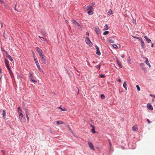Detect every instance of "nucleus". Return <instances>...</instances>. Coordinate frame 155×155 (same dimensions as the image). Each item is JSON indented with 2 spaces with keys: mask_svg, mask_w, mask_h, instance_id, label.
<instances>
[{
  "mask_svg": "<svg viewBox=\"0 0 155 155\" xmlns=\"http://www.w3.org/2000/svg\"><path fill=\"white\" fill-rule=\"evenodd\" d=\"M85 41L86 43L90 47L92 46V43L90 39L88 37H86L85 38Z\"/></svg>",
  "mask_w": 155,
  "mask_h": 155,
  "instance_id": "f257e3e1",
  "label": "nucleus"
},
{
  "mask_svg": "<svg viewBox=\"0 0 155 155\" xmlns=\"http://www.w3.org/2000/svg\"><path fill=\"white\" fill-rule=\"evenodd\" d=\"M94 5V3L93 2L91 5L88 6L86 8V9L87 10H93L92 8Z\"/></svg>",
  "mask_w": 155,
  "mask_h": 155,
  "instance_id": "f03ea898",
  "label": "nucleus"
},
{
  "mask_svg": "<svg viewBox=\"0 0 155 155\" xmlns=\"http://www.w3.org/2000/svg\"><path fill=\"white\" fill-rule=\"evenodd\" d=\"M19 118L21 122H25V117L23 114L19 115Z\"/></svg>",
  "mask_w": 155,
  "mask_h": 155,
  "instance_id": "7ed1b4c3",
  "label": "nucleus"
},
{
  "mask_svg": "<svg viewBox=\"0 0 155 155\" xmlns=\"http://www.w3.org/2000/svg\"><path fill=\"white\" fill-rule=\"evenodd\" d=\"M95 31L97 34H100L101 33L100 29L98 27H95Z\"/></svg>",
  "mask_w": 155,
  "mask_h": 155,
  "instance_id": "20e7f679",
  "label": "nucleus"
},
{
  "mask_svg": "<svg viewBox=\"0 0 155 155\" xmlns=\"http://www.w3.org/2000/svg\"><path fill=\"white\" fill-rule=\"evenodd\" d=\"M18 113L19 115L23 114L22 113V110L20 107H19L17 109Z\"/></svg>",
  "mask_w": 155,
  "mask_h": 155,
  "instance_id": "39448f33",
  "label": "nucleus"
},
{
  "mask_svg": "<svg viewBox=\"0 0 155 155\" xmlns=\"http://www.w3.org/2000/svg\"><path fill=\"white\" fill-rule=\"evenodd\" d=\"M88 145L89 147L92 150H94V148L92 143L90 141L88 142Z\"/></svg>",
  "mask_w": 155,
  "mask_h": 155,
  "instance_id": "423d86ee",
  "label": "nucleus"
},
{
  "mask_svg": "<svg viewBox=\"0 0 155 155\" xmlns=\"http://www.w3.org/2000/svg\"><path fill=\"white\" fill-rule=\"evenodd\" d=\"M64 123V122L61 121H57L54 122V124H56L57 125L60 124H63Z\"/></svg>",
  "mask_w": 155,
  "mask_h": 155,
  "instance_id": "0eeeda50",
  "label": "nucleus"
},
{
  "mask_svg": "<svg viewBox=\"0 0 155 155\" xmlns=\"http://www.w3.org/2000/svg\"><path fill=\"white\" fill-rule=\"evenodd\" d=\"M95 48L96 49V54L98 55H101V52L100 51L98 47L96 45L95 46Z\"/></svg>",
  "mask_w": 155,
  "mask_h": 155,
  "instance_id": "6e6552de",
  "label": "nucleus"
},
{
  "mask_svg": "<svg viewBox=\"0 0 155 155\" xmlns=\"http://www.w3.org/2000/svg\"><path fill=\"white\" fill-rule=\"evenodd\" d=\"M29 78L30 81L32 82H33L34 83L36 82V81L33 80L32 74H30V75L29 77Z\"/></svg>",
  "mask_w": 155,
  "mask_h": 155,
  "instance_id": "1a4fd4ad",
  "label": "nucleus"
},
{
  "mask_svg": "<svg viewBox=\"0 0 155 155\" xmlns=\"http://www.w3.org/2000/svg\"><path fill=\"white\" fill-rule=\"evenodd\" d=\"M132 130L134 131H138V128L137 125H134L133 127Z\"/></svg>",
  "mask_w": 155,
  "mask_h": 155,
  "instance_id": "9d476101",
  "label": "nucleus"
},
{
  "mask_svg": "<svg viewBox=\"0 0 155 155\" xmlns=\"http://www.w3.org/2000/svg\"><path fill=\"white\" fill-rule=\"evenodd\" d=\"M2 114L3 116V117L4 119H5L6 116V111L5 110H3Z\"/></svg>",
  "mask_w": 155,
  "mask_h": 155,
  "instance_id": "9b49d317",
  "label": "nucleus"
},
{
  "mask_svg": "<svg viewBox=\"0 0 155 155\" xmlns=\"http://www.w3.org/2000/svg\"><path fill=\"white\" fill-rule=\"evenodd\" d=\"M147 107L149 110H153V107L150 104H147Z\"/></svg>",
  "mask_w": 155,
  "mask_h": 155,
  "instance_id": "f8f14e48",
  "label": "nucleus"
},
{
  "mask_svg": "<svg viewBox=\"0 0 155 155\" xmlns=\"http://www.w3.org/2000/svg\"><path fill=\"white\" fill-rule=\"evenodd\" d=\"M145 63L147 65H148L149 67L150 68L151 67V65L149 63V61L148 60L147 58H146V61H145Z\"/></svg>",
  "mask_w": 155,
  "mask_h": 155,
  "instance_id": "ddd939ff",
  "label": "nucleus"
},
{
  "mask_svg": "<svg viewBox=\"0 0 155 155\" xmlns=\"http://www.w3.org/2000/svg\"><path fill=\"white\" fill-rule=\"evenodd\" d=\"M73 22L74 23L75 25L76 26H79L81 27L80 26V25L79 24V23L78 22H77L75 20H73Z\"/></svg>",
  "mask_w": 155,
  "mask_h": 155,
  "instance_id": "4468645a",
  "label": "nucleus"
},
{
  "mask_svg": "<svg viewBox=\"0 0 155 155\" xmlns=\"http://www.w3.org/2000/svg\"><path fill=\"white\" fill-rule=\"evenodd\" d=\"M36 49L38 53H41L42 52V51L41 49H40L38 47H36Z\"/></svg>",
  "mask_w": 155,
  "mask_h": 155,
  "instance_id": "2eb2a0df",
  "label": "nucleus"
},
{
  "mask_svg": "<svg viewBox=\"0 0 155 155\" xmlns=\"http://www.w3.org/2000/svg\"><path fill=\"white\" fill-rule=\"evenodd\" d=\"M144 37L147 43H149L151 41V40L148 38L146 36H145Z\"/></svg>",
  "mask_w": 155,
  "mask_h": 155,
  "instance_id": "dca6fc26",
  "label": "nucleus"
},
{
  "mask_svg": "<svg viewBox=\"0 0 155 155\" xmlns=\"http://www.w3.org/2000/svg\"><path fill=\"white\" fill-rule=\"evenodd\" d=\"M41 61L44 64H45L46 63V61L45 58H44V57H42L41 58Z\"/></svg>",
  "mask_w": 155,
  "mask_h": 155,
  "instance_id": "f3484780",
  "label": "nucleus"
},
{
  "mask_svg": "<svg viewBox=\"0 0 155 155\" xmlns=\"http://www.w3.org/2000/svg\"><path fill=\"white\" fill-rule=\"evenodd\" d=\"M127 83L126 81H124L123 84V86L125 88V89L127 90Z\"/></svg>",
  "mask_w": 155,
  "mask_h": 155,
  "instance_id": "a211bd4d",
  "label": "nucleus"
},
{
  "mask_svg": "<svg viewBox=\"0 0 155 155\" xmlns=\"http://www.w3.org/2000/svg\"><path fill=\"white\" fill-rule=\"evenodd\" d=\"M141 42V45L142 47L143 48H145V47H144L145 45V43L143 41H142Z\"/></svg>",
  "mask_w": 155,
  "mask_h": 155,
  "instance_id": "6ab92c4d",
  "label": "nucleus"
},
{
  "mask_svg": "<svg viewBox=\"0 0 155 155\" xmlns=\"http://www.w3.org/2000/svg\"><path fill=\"white\" fill-rule=\"evenodd\" d=\"M7 57L10 61H13V59L10 55H8L7 56Z\"/></svg>",
  "mask_w": 155,
  "mask_h": 155,
  "instance_id": "aec40b11",
  "label": "nucleus"
},
{
  "mask_svg": "<svg viewBox=\"0 0 155 155\" xmlns=\"http://www.w3.org/2000/svg\"><path fill=\"white\" fill-rule=\"evenodd\" d=\"M87 13L89 15H92L93 13V12H92V10H90Z\"/></svg>",
  "mask_w": 155,
  "mask_h": 155,
  "instance_id": "412c9836",
  "label": "nucleus"
},
{
  "mask_svg": "<svg viewBox=\"0 0 155 155\" xmlns=\"http://www.w3.org/2000/svg\"><path fill=\"white\" fill-rule=\"evenodd\" d=\"M108 15H110L112 14V11L111 9H109L108 12Z\"/></svg>",
  "mask_w": 155,
  "mask_h": 155,
  "instance_id": "4be33fe9",
  "label": "nucleus"
},
{
  "mask_svg": "<svg viewBox=\"0 0 155 155\" xmlns=\"http://www.w3.org/2000/svg\"><path fill=\"white\" fill-rule=\"evenodd\" d=\"M108 29H109V28L108 26V25L107 24H106L104 26V30H108Z\"/></svg>",
  "mask_w": 155,
  "mask_h": 155,
  "instance_id": "5701e85b",
  "label": "nucleus"
},
{
  "mask_svg": "<svg viewBox=\"0 0 155 155\" xmlns=\"http://www.w3.org/2000/svg\"><path fill=\"white\" fill-rule=\"evenodd\" d=\"M8 71L12 78V77H13V74L12 71L11 70V69H10V70H9Z\"/></svg>",
  "mask_w": 155,
  "mask_h": 155,
  "instance_id": "b1692460",
  "label": "nucleus"
},
{
  "mask_svg": "<svg viewBox=\"0 0 155 155\" xmlns=\"http://www.w3.org/2000/svg\"><path fill=\"white\" fill-rule=\"evenodd\" d=\"M5 64L6 65H9V62L5 58Z\"/></svg>",
  "mask_w": 155,
  "mask_h": 155,
  "instance_id": "393cba45",
  "label": "nucleus"
},
{
  "mask_svg": "<svg viewBox=\"0 0 155 155\" xmlns=\"http://www.w3.org/2000/svg\"><path fill=\"white\" fill-rule=\"evenodd\" d=\"M38 37L41 39V40H42V41H46V38H44L42 37H41V36H38Z\"/></svg>",
  "mask_w": 155,
  "mask_h": 155,
  "instance_id": "a878e982",
  "label": "nucleus"
},
{
  "mask_svg": "<svg viewBox=\"0 0 155 155\" xmlns=\"http://www.w3.org/2000/svg\"><path fill=\"white\" fill-rule=\"evenodd\" d=\"M38 69L39 70V71L41 72H43V71L42 70V69L41 68L40 65L39 66H37Z\"/></svg>",
  "mask_w": 155,
  "mask_h": 155,
  "instance_id": "bb28decb",
  "label": "nucleus"
},
{
  "mask_svg": "<svg viewBox=\"0 0 155 155\" xmlns=\"http://www.w3.org/2000/svg\"><path fill=\"white\" fill-rule=\"evenodd\" d=\"M58 108L59 109H60L62 111H65L66 110V109L65 108H63L61 107H58Z\"/></svg>",
  "mask_w": 155,
  "mask_h": 155,
  "instance_id": "cd10ccee",
  "label": "nucleus"
},
{
  "mask_svg": "<svg viewBox=\"0 0 155 155\" xmlns=\"http://www.w3.org/2000/svg\"><path fill=\"white\" fill-rule=\"evenodd\" d=\"M101 98L102 99H104L105 98V96L103 94H101Z\"/></svg>",
  "mask_w": 155,
  "mask_h": 155,
  "instance_id": "c85d7f7f",
  "label": "nucleus"
},
{
  "mask_svg": "<svg viewBox=\"0 0 155 155\" xmlns=\"http://www.w3.org/2000/svg\"><path fill=\"white\" fill-rule=\"evenodd\" d=\"M109 32L108 31H104L103 33V35H106L107 34H109Z\"/></svg>",
  "mask_w": 155,
  "mask_h": 155,
  "instance_id": "c756f323",
  "label": "nucleus"
},
{
  "mask_svg": "<svg viewBox=\"0 0 155 155\" xmlns=\"http://www.w3.org/2000/svg\"><path fill=\"white\" fill-rule=\"evenodd\" d=\"M34 58L35 63L38 62V60L36 58L35 56H34Z\"/></svg>",
  "mask_w": 155,
  "mask_h": 155,
  "instance_id": "7c9ffc66",
  "label": "nucleus"
},
{
  "mask_svg": "<svg viewBox=\"0 0 155 155\" xmlns=\"http://www.w3.org/2000/svg\"><path fill=\"white\" fill-rule=\"evenodd\" d=\"M136 87H137V90L138 91H139L140 90V88L138 85H136Z\"/></svg>",
  "mask_w": 155,
  "mask_h": 155,
  "instance_id": "2f4dec72",
  "label": "nucleus"
},
{
  "mask_svg": "<svg viewBox=\"0 0 155 155\" xmlns=\"http://www.w3.org/2000/svg\"><path fill=\"white\" fill-rule=\"evenodd\" d=\"M113 46L115 48H118V46L116 44H113Z\"/></svg>",
  "mask_w": 155,
  "mask_h": 155,
  "instance_id": "473e14b6",
  "label": "nucleus"
},
{
  "mask_svg": "<svg viewBox=\"0 0 155 155\" xmlns=\"http://www.w3.org/2000/svg\"><path fill=\"white\" fill-rule=\"evenodd\" d=\"M127 62L129 64H130L131 63V60L130 57H129L128 58V59L127 60Z\"/></svg>",
  "mask_w": 155,
  "mask_h": 155,
  "instance_id": "72a5a7b5",
  "label": "nucleus"
},
{
  "mask_svg": "<svg viewBox=\"0 0 155 155\" xmlns=\"http://www.w3.org/2000/svg\"><path fill=\"white\" fill-rule=\"evenodd\" d=\"M109 41V42L113 43H114V41L112 39H109L108 40Z\"/></svg>",
  "mask_w": 155,
  "mask_h": 155,
  "instance_id": "f704fd0d",
  "label": "nucleus"
},
{
  "mask_svg": "<svg viewBox=\"0 0 155 155\" xmlns=\"http://www.w3.org/2000/svg\"><path fill=\"white\" fill-rule=\"evenodd\" d=\"M91 131L93 133H96V132L95 131V128H92L91 130Z\"/></svg>",
  "mask_w": 155,
  "mask_h": 155,
  "instance_id": "c9c22d12",
  "label": "nucleus"
},
{
  "mask_svg": "<svg viewBox=\"0 0 155 155\" xmlns=\"http://www.w3.org/2000/svg\"><path fill=\"white\" fill-rule=\"evenodd\" d=\"M100 76L101 77V78H104L105 76V75L104 74H100Z\"/></svg>",
  "mask_w": 155,
  "mask_h": 155,
  "instance_id": "e433bc0d",
  "label": "nucleus"
},
{
  "mask_svg": "<svg viewBox=\"0 0 155 155\" xmlns=\"http://www.w3.org/2000/svg\"><path fill=\"white\" fill-rule=\"evenodd\" d=\"M40 56L42 58V57H43V54H42V52H41V53H39Z\"/></svg>",
  "mask_w": 155,
  "mask_h": 155,
  "instance_id": "4c0bfd02",
  "label": "nucleus"
},
{
  "mask_svg": "<svg viewBox=\"0 0 155 155\" xmlns=\"http://www.w3.org/2000/svg\"><path fill=\"white\" fill-rule=\"evenodd\" d=\"M108 141L109 143L110 147H111V146L112 145H111V143L110 141V140H108Z\"/></svg>",
  "mask_w": 155,
  "mask_h": 155,
  "instance_id": "58836bf2",
  "label": "nucleus"
},
{
  "mask_svg": "<svg viewBox=\"0 0 155 155\" xmlns=\"http://www.w3.org/2000/svg\"><path fill=\"white\" fill-rule=\"evenodd\" d=\"M118 64L120 68H122V66L121 63H119Z\"/></svg>",
  "mask_w": 155,
  "mask_h": 155,
  "instance_id": "ea45409f",
  "label": "nucleus"
},
{
  "mask_svg": "<svg viewBox=\"0 0 155 155\" xmlns=\"http://www.w3.org/2000/svg\"><path fill=\"white\" fill-rule=\"evenodd\" d=\"M6 67L7 68V69H8V70H10V69L9 66V65H6Z\"/></svg>",
  "mask_w": 155,
  "mask_h": 155,
  "instance_id": "a19ab883",
  "label": "nucleus"
},
{
  "mask_svg": "<svg viewBox=\"0 0 155 155\" xmlns=\"http://www.w3.org/2000/svg\"><path fill=\"white\" fill-rule=\"evenodd\" d=\"M116 61L117 64L119 63L120 62L119 61L117 58H116Z\"/></svg>",
  "mask_w": 155,
  "mask_h": 155,
  "instance_id": "79ce46f5",
  "label": "nucleus"
},
{
  "mask_svg": "<svg viewBox=\"0 0 155 155\" xmlns=\"http://www.w3.org/2000/svg\"><path fill=\"white\" fill-rule=\"evenodd\" d=\"M67 127H68V128L69 129V130L71 132H72V130H71V129H70L69 127V125H68L67 126Z\"/></svg>",
  "mask_w": 155,
  "mask_h": 155,
  "instance_id": "37998d69",
  "label": "nucleus"
},
{
  "mask_svg": "<svg viewBox=\"0 0 155 155\" xmlns=\"http://www.w3.org/2000/svg\"><path fill=\"white\" fill-rule=\"evenodd\" d=\"M26 115V117H27V119L29 121V118L28 116V115L27 114Z\"/></svg>",
  "mask_w": 155,
  "mask_h": 155,
  "instance_id": "c03bdc74",
  "label": "nucleus"
},
{
  "mask_svg": "<svg viewBox=\"0 0 155 155\" xmlns=\"http://www.w3.org/2000/svg\"><path fill=\"white\" fill-rule=\"evenodd\" d=\"M138 39H139V40L141 42L142 41H143V39H142L141 38H139Z\"/></svg>",
  "mask_w": 155,
  "mask_h": 155,
  "instance_id": "a18cd8bd",
  "label": "nucleus"
},
{
  "mask_svg": "<svg viewBox=\"0 0 155 155\" xmlns=\"http://www.w3.org/2000/svg\"><path fill=\"white\" fill-rule=\"evenodd\" d=\"M25 111L26 115H27V114L28 115V110H26Z\"/></svg>",
  "mask_w": 155,
  "mask_h": 155,
  "instance_id": "49530a36",
  "label": "nucleus"
},
{
  "mask_svg": "<svg viewBox=\"0 0 155 155\" xmlns=\"http://www.w3.org/2000/svg\"><path fill=\"white\" fill-rule=\"evenodd\" d=\"M100 66H101L100 65H98L96 66V68H100Z\"/></svg>",
  "mask_w": 155,
  "mask_h": 155,
  "instance_id": "de8ad7c7",
  "label": "nucleus"
},
{
  "mask_svg": "<svg viewBox=\"0 0 155 155\" xmlns=\"http://www.w3.org/2000/svg\"><path fill=\"white\" fill-rule=\"evenodd\" d=\"M37 66H39L40 65L38 62L35 63Z\"/></svg>",
  "mask_w": 155,
  "mask_h": 155,
  "instance_id": "09e8293b",
  "label": "nucleus"
},
{
  "mask_svg": "<svg viewBox=\"0 0 155 155\" xmlns=\"http://www.w3.org/2000/svg\"><path fill=\"white\" fill-rule=\"evenodd\" d=\"M4 37L5 38H7V36H6V37L5 36V32L4 33Z\"/></svg>",
  "mask_w": 155,
  "mask_h": 155,
  "instance_id": "8fccbe9b",
  "label": "nucleus"
},
{
  "mask_svg": "<svg viewBox=\"0 0 155 155\" xmlns=\"http://www.w3.org/2000/svg\"><path fill=\"white\" fill-rule=\"evenodd\" d=\"M0 2L1 4L3 3V0H0Z\"/></svg>",
  "mask_w": 155,
  "mask_h": 155,
  "instance_id": "3c124183",
  "label": "nucleus"
},
{
  "mask_svg": "<svg viewBox=\"0 0 155 155\" xmlns=\"http://www.w3.org/2000/svg\"><path fill=\"white\" fill-rule=\"evenodd\" d=\"M125 57V55L124 54H123L121 56V57L123 58H124Z\"/></svg>",
  "mask_w": 155,
  "mask_h": 155,
  "instance_id": "603ef678",
  "label": "nucleus"
},
{
  "mask_svg": "<svg viewBox=\"0 0 155 155\" xmlns=\"http://www.w3.org/2000/svg\"><path fill=\"white\" fill-rule=\"evenodd\" d=\"M90 126L92 128H95L94 126L91 124L90 125Z\"/></svg>",
  "mask_w": 155,
  "mask_h": 155,
  "instance_id": "864d4df0",
  "label": "nucleus"
},
{
  "mask_svg": "<svg viewBox=\"0 0 155 155\" xmlns=\"http://www.w3.org/2000/svg\"><path fill=\"white\" fill-rule=\"evenodd\" d=\"M86 35H87V36H89V33H88V32H87L86 33Z\"/></svg>",
  "mask_w": 155,
  "mask_h": 155,
  "instance_id": "5fc2aeb1",
  "label": "nucleus"
},
{
  "mask_svg": "<svg viewBox=\"0 0 155 155\" xmlns=\"http://www.w3.org/2000/svg\"><path fill=\"white\" fill-rule=\"evenodd\" d=\"M118 81H119V82L120 83L121 82V80L120 79H118Z\"/></svg>",
  "mask_w": 155,
  "mask_h": 155,
  "instance_id": "6e6d98bb",
  "label": "nucleus"
},
{
  "mask_svg": "<svg viewBox=\"0 0 155 155\" xmlns=\"http://www.w3.org/2000/svg\"><path fill=\"white\" fill-rule=\"evenodd\" d=\"M147 121L148 122V123L149 124H150V121L149 119H147Z\"/></svg>",
  "mask_w": 155,
  "mask_h": 155,
  "instance_id": "4d7b16f0",
  "label": "nucleus"
},
{
  "mask_svg": "<svg viewBox=\"0 0 155 155\" xmlns=\"http://www.w3.org/2000/svg\"><path fill=\"white\" fill-rule=\"evenodd\" d=\"M151 47H152V48L153 47V46H154V45H153V44H151Z\"/></svg>",
  "mask_w": 155,
  "mask_h": 155,
  "instance_id": "13d9d810",
  "label": "nucleus"
},
{
  "mask_svg": "<svg viewBox=\"0 0 155 155\" xmlns=\"http://www.w3.org/2000/svg\"><path fill=\"white\" fill-rule=\"evenodd\" d=\"M3 24L2 23H1V28H2L3 27Z\"/></svg>",
  "mask_w": 155,
  "mask_h": 155,
  "instance_id": "bf43d9fd",
  "label": "nucleus"
},
{
  "mask_svg": "<svg viewBox=\"0 0 155 155\" xmlns=\"http://www.w3.org/2000/svg\"><path fill=\"white\" fill-rule=\"evenodd\" d=\"M134 38H137L138 39V38H139L138 37H133Z\"/></svg>",
  "mask_w": 155,
  "mask_h": 155,
  "instance_id": "052dcab7",
  "label": "nucleus"
},
{
  "mask_svg": "<svg viewBox=\"0 0 155 155\" xmlns=\"http://www.w3.org/2000/svg\"><path fill=\"white\" fill-rule=\"evenodd\" d=\"M2 73V70L1 68H0V73Z\"/></svg>",
  "mask_w": 155,
  "mask_h": 155,
  "instance_id": "680f3d73",
  "label": "nucleus"
},
{
  "mask_svg": "<svg viewBox=\"0 0 155 155\" xmlns=\"http://www.w3.org/2000/svg\"><path fill=\"white\" fill-rule=\"evenodd\" d=\"M15 10H16L15 6Z\"/></svg>",
  "mask_w": 155,
  "mask_h": 155,
  "instance_id": "e2e57ef3",
  "label": "nucleus"
},
{
  "mask_svg": "<svg viewBox=\"0 0 155 155\" xmlns=\"http://www.w3.org/2000/svg\"><path fill=\"white\" fill-rule=\"evenodd\" d=\"M150 96H152L151 94H150Z\"/></svg>",
  "mask_w": 155,
  "mask_h": 155,
  "instance_id": "0e129e2a",
  "label": "nucleus"
},
{
  "mask_svg": "<svg viewBox=\"0 0 155 155\" xmlns=\"http://www.w3.org/2000/svg\"><path fill=\"white\" fill-rule=\"evenodd\" d=\"M154 98H155V96H154Z\"/></svg>",
  "mask_w": 155,
  "mask_h": 155,
  "instance_id": "69168bd1",
  "label": "nucleus"
}]
</instances>
